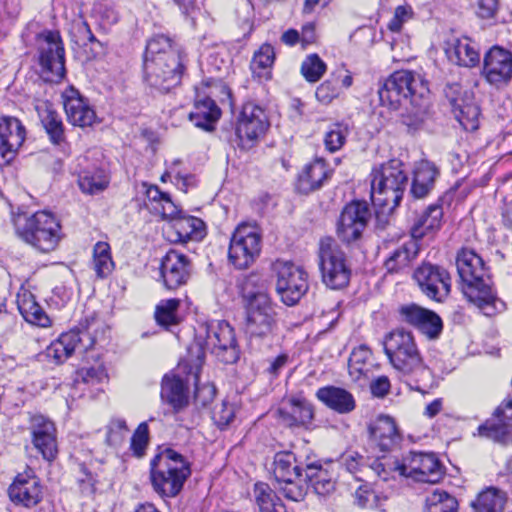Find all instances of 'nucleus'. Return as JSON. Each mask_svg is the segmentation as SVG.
Instances as JSON below:
<instances>
[{
    "label": "nucleus",
    "mask_w": 512,
    "mask_h": 512,
    "mask_svg": "<svg viewBox=\"0 0 512 512\" xmlns=\"http://www.w3.org/2000/svg\"><path fill=\"white\" fill-rule=\"evenodd\" d=\"M461 279V290L467 300L486 316L505 310V303L497 297L483 259L473 250L462 249L456 259Z\"/></svg>",
    "instance_id": "nucleus-1"
},
{
    "label": "nucleus",
    "mask_w": 512,
    "mask_h": 512,
    "mask_svg": "<svg viewBox=\"0 0 512 512\" xmlns=\"http://www.w3.org/2000/svg\"><path fill=\"white\" fill-rule=\"evenodd\" d=\"M378 94L381 105L391 110H398L407 103L413 106L415 111L410 112L413 119L404 117L407 125H418L424 121L428 108L426 98L429 88L420 74L409 70L395 71L384 81Z\"/></svg>",
    "instance_id": "nucleus-2"
},
{
    "label": "nucleus",
    "mask_w": 512,
    "mask_h": 512,
    "mask_svg": "<svg viewBox=\"0 0 512 512\" xmlns=\"http://www.w3.org/2000/svg\"><path fill=\"white\" fill-rule=\"evenodd\" d=\"M143 70L145 81L161 91L167 92L180 83L183 64L168 37L157 35L147 42Z\"/></svg>",
    "instance_id": "nucleus-3"
},
{
    "label": "nucleus",
    "mask_w": 512,
    "mask_h": 512,
    "mask_svg": "<svg viewBox=\"0 0 512 512\" xmlns=\"http://www.w3.org/2000/svg\"><path fill=\"white\" fill-rule=\"evenodd\" d=\"M205 335L199 332L195 343L188 349L186 360L191 370H199L204 362L205 352L210 351L224 363H234L238 359V350L233 328L229 323L220 321L202 326Z\"/></svg>",
    "instance_id": "nucleus-4"
},
{
    "label": "nucleus",
    "mask_w": 512,
    "mask_h": 512,
    "mask_svg": "<svg viewBox=\"0 0 512 512\" xmlns=\"http://www.w3.org/2000/svg\"><path fill=\"white\" fill-rule=\"evenodd\" d=\"M150 466L152 486L163 497L177 496L191 474L190 463L172 448L159 450Z\"/></svg>",
    "instance_id": "nucleus-5"
},
{
    "label": "nucleus",
    "mask_w": 512,
    "mask_h": 512,
    "mask_svg": "<svg viewBox=\"0 0 512 512\" xmlns=\"http://www.w3.org/2000/svg\"><path fill=\"white\" fill-rule=\"evenodd\" d=\"M16 231L22 240L42 252L54 250L62 238L59 220L45 210L37 211L29 217H19L16 220Z\"/></svg>",
    "instance_id": "nucleus-6"
},
{
    "label": "nucleus",
    "mask_w": 512,
    "mask_h": 512,
    "mask_svg": "<svg viewBox=\"0 0 512 512\" xmlns=\"http://www.w3.org/2000/svg\"><path fill=\"white\" fill-rule=\"evenodd\" d=\"M408 177L399 160L393 159L372 172L371 198L374 205L397 207L403 197Z\"/></svg>",
    "instance_id": "nucleus-7"
},
{
    "label": "nucleus",
    "mask_w": 512,
    "mask_h": 512,
    "mask_svg": "<svg viewBox=\"0 0 512 512\" xmlns=\"http://www.w3.org/2000/svg\"><path fill=\"white\" fill-rule=\"evenodd\" d=\"M231 91L229 87L219 79L205 80L196 87L195 111L190 113V120L195 126L204 130H210L212 123L221 116V110L216 105L229 103Z\"/></svg>",
    "instance_id": "nucleus-8"
},
{
    "label": "nucleus",
    "mask_w": 512,
    "mask_h": 512,
    "mask_svg": "<svg viewBox=\"0 0 512 512\" xmlns=\"http://www.w3.org/2000/svg\"><path fill=\"white\" fill-rule=\"evenodd\" d=\"M383 344L390 364L400 373L411 375L425 369L411 332L396 329L385 337Z\"/></svg>",
    "instance_id": "nucleus-9"
},
{
    "label": "nucleus",
    "mask_w": 512,
    "mask_h": 512,
    "mask_svg": "<svg viewBox=\"0 0 512 512\" xmlns=\"http://www.w3.org/2000/svg\"><path fill=\"white\" fill-rule=\"evenodd\" d=\"M318 257L323 283L331 289L346 287L350 281L351 270L345 253L333 238L320 239Z\"/></svg>",
    "instance_id": "nucleus-10"
},
{
    "label": "nucleus",
    "mask_w": 512,
    "mask_h": 512,
    "mask_svg": "<svg viewBox=\"0 0 512 512\" xmlns=\"http://www.w3.org/2000/svg\"><path fill=\"white\" fill-rule=\"evenodd\" d=\"M272 270L281 301L287 306L295 305L308 290L307 273L300 266L286 260H276Z\"/></svg>",
    "instance_id": "nucleus-11"
},
{
    "label": "nucleus",
    "mask_w": 512,
    "mask_h": 512,
    "mask_svg": "<svg viewBox=\"0 0 512 512\" xmlns=\"http://www.w3.org/2000/svg\"><path fill=\"white\" fill-rule=\"evenodd\" d=\"M261 241V233L257 226L247 223L238 225L230 240V262L238 269L248 268L260 254Z\"/></svg>",
    "instance_id": "nucleus-12"
},
{
    "label": "nucleus",
    "mask_w": 512,
    "mask_h": 512,
    "mask_svg": "<svg viewBox=\"0 0 512 512\" xmlns=\"http://www.w3.org/2000/svg\"><path fill=\"white\" fill-rule=\"evenodd\" d=\"M39 64L45 80L58 81L65 75L64 47L57 31H45L38 36Z\"/></svg>",
    "instance_id": "nucleus-13"
},
{
    "label": "nucleus",
    "mask_w": 512,
    "mask_h": 512,
    "mask_svg": "<svg viewBox=\"0 0 512 512\" xmlns=\"http://www.w3.org/2000/svg\"><path fill=\"white\" fill-rule=\"evenodd\" d=\"M276 312L270 297L265 293L254 294L246 311L245 331L251 337H266L276 326Z\"/></svg>",
    "instance_id": "nucleus-14"
},
{
    "label": "nucleus",
    "mask_w": 512,
    "mask_h": 512,
    "mask_svg": "<svg viewBox=\"0 0 512 512\" xmlns=\"http://www.w3.org/2000/svg\"><path fill=\"white\" fill-rule=\"evenodd\" d=\"M268 116L263 108L248 102L242 107L239 115L236 136L242 149H249L262 137L269 128Z\"/></svg>",
    "instance_id": "nucleus-15"
},
{
    "label": "nucleus",
    "mask_w": 512,
    "mask_h": 512,
    "mask_svg": "<svg viewBox=\"0 0 512 512\" xmlns=\"http://www.w3.org/2000/svg\"><path fill=\"white\" fill-rule=\"evenodd\" d=\"M371 217L366 202L352 201L342 209L336 226V234L344 243L358 240Z\"/></svg>",
    "instance_id": "nucleus-16"
},
{
    "label": "nucleus",
    "mask_w": 512,
    "mask_h": 512,
    "mask_svg": "<svg viewBox=\"0 0 512 512\" xmlns=\"http://www.w3.org/2000/svg\"><path fill=\"white\" fill-rule=\"evenodd\" d=\"M414 279L422 293L434 301L442 302L450 293V275L439 266L423 264L415 270Z\"/></svg>",
    "instance_id": "nucleus-17"
},
{
    "label": "nucleus",
    "mask_w": 512,
    "mask_h": 512,
    "mask_svg": "<svg viewBox=\"0 0 512 512\" xmlns=\"http://www.w3.org/2000/svg\"><path fill=\"white\" fill-rule=\"evenodd\" d=\"M96 342L88 329L62 333L46 348V356L55 364L64 363L76 350L87 351Z\"/></svg>",
    "instance_id": "nucleus-18"
},
{
    "label": "nucleus",
    "mask_w": 512,
    "mask_h": 512,
    "mask_svg": "<svg viewBox=\"0 0 512 512\" xmlns=\"http://www.w3.org/2000/svg\"><path fill=\"white\" fill-rule=\"evenodd\" d=\"M452 112L456 120L467 131H475L479 127L480 108L471 94H462L458 84L448 85L445 89Z\"/></svg>",
    "instance_id": "nucleus-19"
},
{
    "label": "nucleus",
    "mask_w": 512,
    "mask_h": 512,
    "mask_svg": "<svg viewBox=\"0 0 512 512\" xmlns=\"http://www.w3.org/2000/svg\"><path fill=\"white\" fill-rule=\"evenodd\" d=\"M276 414L287 427L307 428L314 419V407L303 395L297 394L284 398Z\"/></svg>",
    "instance_id": "nucleus-20"
},
{
    "label": "nucleus",
    "mask_w": 512,
    "mask_h": 512,
    "mask_svg": "<svg viewBox=\"0 0 512 512\" xmlns=\"http://www.w3.org/2000/svg\"><path fill=\"white\" fill-rule=\"evenodd\" d=\"M401 321L417 328L429 339H436L442 332L443 323L441 318L432 310L423 308L411 303L402 305L399 308Z\"/></svg>",
    "instance_id": "nucleus-21"
},
{
    "label": "nucleus",
    "mask_w": 512,
    "mask_h": 512,
    "mask_svg": "<svg viewBox=\"0 0 512 512\" xmlns=\"http://www.w3.org/2000/svg\"><path fill=\"white\" fill-rule=\"evenodd\" d=\"M369 445L374 451L387 453L401 441L395 420L388 415H379L368 426Z\"/></svg>",
    "instance_id": "nucleus-22"
},
{
    "label": "nucleus",
    "mask_w": 512,
    "mask_h": 512,
    "mask_svg": "<svg viewBox=\"0 0 512 512\" xmlns=\"http://www.w3.org/2000/svg\"><path fill=\"white\" fill-rule=\"evenodd\" d=\"M482 73L492 85L507 84L512 78V53L493 46L484 56Z\"/></svg>",
    "instance_id": "nucleus-23"
},
{
    "label": "nucleus",
    "mask_w": 512,
    "mask_h": 512,
    "mask_svg": "<svg viewBox=\"0 0 512 512\" xmlns=\"http://www.w3.org/2000/svg\"><path fill=\"white\" fill-rule=\"evenodd\" d=\"M29 430L34 447L46 460H53L57 454L56 429L54 423L41 414L29 417Z\"/></svg>",
    "instance_id": "nucleus-24"
},
{
    "label": "nucleus",
    "mask_w": 512,
    "mask_h": 512,
    "mask_svg": "<svg viewBox=\"0 0 512 512\" xmlns=\"http://www.w3.org/2000/svg\"><path fill=\"white\" fill-rule=\"evenodd\" d=\"M8 494L15 504L30 508L37 505L42 499L40 480L32 469L28 468L19 473L9 486Z\"/></svg>",
    "instance_id": "nucleus-25"
},
{
    "label": "nucleus",
    "mask_w": 512,
    "mask_h": 512,
    "mask_svg": "<svg viewBox=\"0 0 512 512\" xmlns=\"http://www.w3.org/2000/svg\"><path fill=\"white\" fill-rule=\"evenodd\" d=\"M191 272V263L186 255L170 250L161 260L160 273L163 284L173 290L184 285Z\"/></svg>",
    "instance_id": "nucleus-26"
},
{
    "label": "nucleus",
    "mask_w": 512,
    "mask_h": 512,
    "mask_svg": "<svg viewBox=\"0 0 512 512\" xmlns=\"http://www.w3.org/2000/svg\"><path fill=\"white\" fill-rule=\"evenodd\" d=\"M26 137L21 121L12 116L0 117V156L6 162L13 159Z\"/></svg>",
    "instance_id": "nucleus-27"
},
{
    "label": "nucleus",
    "mask_w": 512,
    "mask_h": 512,
    "mask_svg": "<svg viewBox=\"0 0 512 512\" xmlns=\"http://www.w3.org/2000/svg\"><path fill=\"white\" fill-rule=\"evenodd\" d=\"M406 477L425 483H437L442 478L441 465L434 454L413 453L409 458Z\"/></svg>",
    "instance_id": "nucleus-28"
},
{
    "label": "nucleus",
    "mask_w": 512,
    "mask_h": 512,
    "mask_svg": "<svg viewBox=\"0 0 512 512\" xmlns=\"http://www.w3.org/2000/svg\"><path fill=\"white\" fill-rule=\"evenodd\" d=\"M494 415L499 423L487 421L478 427V434L502 444L512 443V424L505 422L512 420V399L499 406Z\"/></svg>",
    "instance_id": "nucleus-29"
},
{
    "label": "nucleus",
    "mask_w": 512,
    "mask_h": 512,
    "mask_svg": "<svg viewBox=\"0 0 512 512\" xmlns=\"http://www.w3.org/2000/svg\"><path fill=\"white\" fill-rule=\"evenodd\" d=\"M64 109L68 121L74 126H91L96 120V114L87 100L73 88L64 93Z\"/></svg>",
    "instance_id": "nucleus-30"
},
{
    "label": "nucleus",
    "mask_w": 512,
    "mask_h": 512,
    "mask_svg": "<svg viewBox=\"0 0 512 512\" xmlns=\"http://www.w3.org/2000/svg\"><path fill=\"white\" fill-rule=\"evenodd\" d=\"M165 233L172 242L198 241L205 235V223L200 218L180 214L169 223Z\"/></svg>",
    "instance_id": "nucleus-31"
},
{
    "label": "nucleus",
    "mask_w": 512,
    "mask_h": 512,
    "mask_svg": "<svg viewBox=\"0 0 512 512\" xmlns=\"http://www.w3.org/2000/svg\"><path fill=\"white\" fill-rule=\"evenodd\" d=\"M316 396L327 407L340 414L350 413L355 409L353 395L343 388L335 386L322 387L317 390Z\"/></svg>",
    "instance_id": "nucleus-32"
},
{
    "label": "nucleus",
    "mask_w": 512,
    "mask_h": 512,
    "mask_svg": "<svg viewBox=\"0 0 512 512\" xmlns=\"http://www.w3.org/2000/svg\"><path fill=\"white\" fill-rule=\"evenodd\" d=\"M36 110L50 142L54 145L64 143L66 136L61 116L47 102L37 104Z\"/></svg>",
    "instance_id": "nucleus-33"
},
{
    "label": "nucleus",
    "mask_w": 512,
    "mask_h": 512,
    "mask_svg": "<svg viewBox=\"0 0 512 512\" xmlns=\"http://www.w3.org/2000/svg\"><path fill=\"white\" fill-rule=\"evenodd\" d=\"M330 176L326 163L323 159H316L306 165L298 177V190L308 194L319 189L323 182Z\"/></svg>",
    "instance_id": "nucleus-34"
},
{
    "label": "nucleus",
    "mask_w": 512,
    "mask_h": 512,
    "mask_svg": "<svg viewBox=\"0 0 512 512\" xmlns=\"http://www.w3.org/2000/svg\"><path fill=\"white\" fill-rule=\"evenodd\" d=\"M443 209L439 204L428 206L416 219L411 228L412 240L422 239L430 232L438 230L441 226Z\"/></svg>",
    "instance_id": "nucleus-35"
},
{
    "label": "nucleus",
    "mask_w": 512,
    "mask_h": 512,
    "mask_svg": "<svg viewBox=\"0 0 512 512\" xmlns=\"http://www.w3.org/2000/svg\"><path fill=\"white\" fill-rule=\"evenodd\" d=\"M161 398L175 409L188 404V388L186 383L176 375H165L162 380Z\"/></svg>",
    "instance_id": "nucleus-36"
},
{
    "label": "nucleus",
    "mask_w": 512,
    "mask_h": 512,
    "mask_svg": "<svg viewBox=\"0 0 512 512\" xmlns=\"http://www.w3.org/2000/svg\"><path fill=\"white\" fill-rule=\"evenodd\" d=\"M304 472L314 492L319 496H327L335 489V482L328 470L319 461L306 462Z\"/></svg>",
    "instance_id": "nucleus-37"
},
{
    "label": "nucleus",
    "mask_w": 512,
    "mask_h": 512,
    "mask_svg": "<svg viewBox=\"0 0 512 512\" xmlns=\"http://www.w3.org/2000/svg\"><path fill=\"white\" fill-rule=\"evenodd\" d=\"M448 58L464 67H473L480 61V56L469 38L455 39L446 49Z\"/></svg>",
    "instance_id": "nucleus-38"
},
{
    "label": "nucleus",
    "mask_w": 512,
    "mask_h": 512,
    "mask_svg": "<svg viewBox=\"0 0 512 512\" xmlns=\"http://www.w3.org/2000/svg\"><path fill=\"white\" fill-rule=\"evenodd\" d=\"M438 170L428 161L420 162L414 170L411 193L415 198L425 197L433 188Z\"/></svg>",
    "instance_id": "nucleus-39"
},
{
    "label": "nucleus",
    "mask_w": 512,
    "mask_h": 512,
    "mask_svg": "<svg viewBox=\"0 0 512 512\" xmlns=\"http://www.w3.org/2000/svg\"><path fill=\"white\" fill-rule=\"evenodd\" d=\"M505 502V492L496 487H487L478 493L470 506L473 512H501Z\"/></svg>",
    "instance_id": "nucleus-40"
},
{
    "label": "nucleus",
    "mask_w": 512,
    "mask_h": 512,
    "mask_svg": "<svg viewBox=\"0 0 512 512\" xmlns=\"http://www.w3.org/2000/svg\"><path fill=\"white\" fill-rule=\"evenodd\" d=\"M370 469L382 480L388 481L398 476L407 474L406 463L401 462L397 457L392 455L377 456L369 465Z\"/></svg>",
    "instance_id": "nucleus-41"
},
{
    "label": "nucleus",
    "mask_w": 512,
    "mask_h": 512,
    "mask_svg": "<svg viewBox=\"0 0 512 512\" xmlns=\"http://www.w3.org/2000/svg\"><path fill=\"white\" fill-rule=\"evenodd\" d=\"M17 302L18 309L27 322L40 327H48L50 325L49 317L31 293L25 292L23 295H19Z\"/></svg>",
    "instance_id": "nucleus-42"
},
{
    "label": "nucleus",
    "mask_w": 512,
    "mask_h": 512,
    "mask_svg": "<svg viewBox=\"0 0 512 512\" xmlns=\"http://www.w3.org/2000/svg\"><path fill=\"white\" fill-rule=\"evenodd\" d=\"M109 184V177L103 169L93 167L79 172L78 186L85 194H97L104 191Z\"/></svg>",
    "instance_id": "nucleus-43"
},
{
    "label": "nucleus",
    "mask_w": 512,
    "mask_h": 512,
    "mask_svg": "<svg viewBox=\"0 0 512 512\" xmlns=\"http://www.w3.org/2000/svg\"><path fill=\"white\" fill-rule=\"evenodd\" d=\"M419 245L416 241L410 240L394 250V252L385 261V268L388 272H398L407 267L417 256Z\"/></svg>",
    "instance_id": "nucleus-44"
},
{
    "label": "nucleus",
    "mask_w": 512,
    "mask_h": 512,
    "mask_svg": "<svg viewBox=\"0 0 512 512\" xmlns=\"http://www.w3.org/2000/svg\"><path fill=\"white\" fill-rule=\"evenodd\" d=\"M277 483L276 489L288 500L300 502L304 500L308 491V480L306 475L303 477L297 476L287 477L283 480H275Z\"/></svg>",
    "instance_id": "nucleus-45"
},
{
    "label": "nucleus",
    "mask_w": 512,
    "mask_h": 512,
    "mask_svg": "<svg viewBox=\"0 0 512 512\" xmlns=\"http://www.w3.org/2000/svg\"><path fill=\"white\" fill-rule=\"evenodd\" d=\"M273 464L275 480H283L287 477L297 478V476H301L302 470L305 468V465L302 467L297 464L296 458L291 452L277 453Z\"/></svg>",
    "instance_id": "nucleus-46"
},
{
    "label": "nucleus",
    "mask_w": 512,
    "mask_h": 512,
    "mask_svg": "<svg viewBox=\"0 0 512 512\" xmlns=\"http://www.w3.org/2000/svg\"><path fill=\"white\" fill-rule=\"evenodd\" d=\"M372 352L370 348L364 344L354 348L350 354L348 361V371L350 377L354 381H359L366 377L368 369V361L370 360Z\"/></svg>",
    "instance_id": "nucleus-47"
},
{
    "label": "nucleus",
    "mask_w": 512,
    "mask_h": 512,
    "mask_svg": "<svg viewBox=\"0 0 512 512\" xmlns=\"http://www.w3.org/2000/svg\"><path fill=\"white\" fill-rule=\"evenodd\" d=\"M254 492L260 512H287L281 500L267 484H255Z\"/></svg>",
    "instance_id": "nucleus-48"
},
{
    "label": "nucleus",
    "mask_w": 512,
    "mask_h": 512,
    "mask_svg": "<svg viewBox=\"0 0 512 512\" xmlns=\"http://www.w3.org/2000/svg\"><path fill=\"white\" fill-rule=\"evenodd\" d=\"M180 303L181 301L177 298L161 300L155 309L156 322L167 329L179 324L178 310Z\"/></svg>",
    "instance_id": "nucleus-49"
},
{
    "label": "nucleus",
    "mask_w": 512,
    "mask_h": 512,
    "mask_svg": "<svg viewBox=\"0 0 512 512\" xmlns=\"http://www.w3.org/2000/svg\"><path fill=\"white\" fill-rule=\"evenodd\" d=\"M93 268L99 278L107 277L114 268L110 246L106 242H98L93 249Z\"/></svg>",
    "instance_id": "nucleus-50"
},
{
    "label": "nucleus",
    "mask_w": 512,
    "mask_h": 512,
    "mask_svg": "<svg viewBox=\"0 0 512 512\" xmlns=\"http://www.w3.org/2000/svg\"><path fill=\"white\" fill-rule=\"evenodd\" d=\"M275 60L274 48L270 44H263L254 53L251 68L259 77L266 76Z\"/></svg>",
    "instance_id": "nucleus-51"
},
{
    "label": "nucleus",
    "mask_w": 512,
    "mask_h": 512,
    "mask_svg": "<svg viewBox=\"0 0 512 512\" xmlns=\"http://www.w3.org/2000/svg\"><path fill=\"white\" fill-rule=\"evenodd\" d=\"M458 502L445 491H435L426 499V512H457Z\"/></svg>",
    "instance_id": "nucleus-52"
},
{
    "label": "nucleus",
    "mask_w": 512,
    "mask_h": 512,
    "mask_svg": "<svg viewBox=\"0 0 512 512\" xmlns=\"http://www.w3.org/2000/svg\"><path fill=\"white\" fill-rule=\"evenodd\" d=\"M349 133L348 125L344 123H334L330 125L324 136V144L328 151L336 152L345 144Z\"/></svg>",
    "instance_id": "nucleus-53"
},
{
    "label": "nucleus",
    "mask_w": 512,
    "mask_h": 512,
    "mask_svg": "<svg viewBox=\"0 0 512 512\" xmlns=\"http://www.w3.org/2000/svg\"><path fill=\"white\" fill-rule=\"evenodd\" d=\"M326 71V64L317 54L308 55L301 64L303 77L311 83L317 82Z\"/></svg>",
    "instance_id": "nucleus-54"
},
{
    "label": "nucleus",
    "mask_w": 512,
    "mask_h": 512,
    "mask_svg": "<svg viewBox=\"0 0 512 512\" xmlns=\"http://www.w3.org/2000/svg\"><path fill=\"white\" fill-rule=\"evenodd\" d=\"M126 421L122 418H112L106 426V443L111 446L120 445L128 434Z\"/></svg>",
    "instance_id": "nucleus-55"
},
{
    "label": "nucleus",
    "mask_w": 512,
    "mask_h": 512,
    "mask_svg": "<svg viewBox=\"0 0 512 512\" xmlns=\"http://www.w3.org/2000/svg\"><path fill=\"white\" fill-rule=\"evenodd\" d=\"M340 95V89L333 78L327 79L321 83L315 92L317 100L323 104L331 103Z\"/></svg>",
    "instance_id": "nucleus-56"
},
{
    "label": "nucleus",
    "mask_w": 512,
    "mask_h": 512,
    "mask_svg": "<svg viewBox=\"0 0 512 512\" xmlns=\"http://www.w3.org/2000/svg\"><path fill=\"white\" fill-rule=\"evenodd\" d=\"M148 444V425L141 423L131 438V449L137 457H142Z\"/></svg>",
    "instance_id": "nucleus-57"
},
{
    "label": "nucleus",
    "mask_w": 512,
    "mask_h": 512,
    "mask_svg": "<svg viewBox=\"0 0 512 512\" xmlns=\"http://www.w3.org/2000/svg\"><path fill=\"white\" fill-rule=\"evenodd\" d=\"M414 15L413 9L410 5H400L395 8L394 16L388 23V29L392 32H400L405 22L411 19Z\"/></svg>",
    "instance_id": "nucleus-58"
},
{
    "label": "nucleus",
    "mask_w": 512,
    "mask_h": 512,
    "mask_svg": "<svg viewBox=\"0 0 512 512\" xmlns=\"http://www.w3.org/2000/svg\"><path fill=\"white\" fill-rule=\"evenodd\" d=\"M81 379L82 383L85 384H96L101 383L107 378L106 370L103 366L98 365L96 367L82 368L78 371V378L76 381L79 383Z\"/></svg>",
    "instance_id": "nucleus-59"
},
{
    "label": "nucleus",
    "mask_w": 512,
    "mask_h": 512,
    "mask_svg": "<svg viewBox=\"0 0 512 512\" xmlns=\"http://www.w3.org/2000/svg\"><path fill=\"white\" fill-rule=\"evenodd\" d=\"M151 209L161 215L162 219L168 220L172 223L180 214L181 211L174 204L169 194L159 203V205H153Z\"/></svg>",
    "instance_id": "nucleus-60"
},
{
    "label": "nucleus",
    "mask_w": 512,
    "mask_h": 512,
    "mask_svg": "<svg viewBox=\"0 0 512 512\" xmlns=\"http://www.w3.org/2000/svg\"><path fill=\"white\" fill-rule=\"evenodd\" d=\"M235 409L232 404L222 402L216 406L213 411V419L220 428H225L234 419Z\"/></svg>",
    "instance_id": "nucleus-61"
},
{
    "label": "nucleus",
    "mask_w": 512,
    "mask_h": 512,
    "mask_svg": "<svg viewBox=\"0 0 512 512\" xmlns=\"http://www.w3.org/2000/svg\"><path fill=\"white\" fill-rule=\"evenodd\" d=\"M215 394H216L215 387L210 384H205L202 386H196L194 397H195V401L198 404H200L202 406H206L210 402H212V400L215 397Z\"/></svg>",
    "instance_id": "nucleus-62"
},
{
    "label": "nucleus",
    "mask_w": 512,
    "mask_h": 512,
    "mask_svg": "<svg viewBox=\"0 0 512 512\" xmlns=\"http://www.w3.org/2000/svg\"><path fill=\"white\" fill-rule=\"evenodd\" d=\"M498 0H479L478 2V15L483 19L494 17L498 10Z\"/></svg>",
    "instance_id": "nucleus-63"
},
{
    "label": "nucleus",
    "mask_w": 512,
    "mask_h": 512,
    "mask_svg": "<svg viewBox=\"0 0 512 512\" xmlns=\"http://www.w3.org/2000/svg\"><path fill=\"white\" fill-rule=\"evenodd\" d=\"M371 392L374 396L383 397L390 389V381L386 376H380L373 380L370 384Z\"/></svg>",
    "instance_id": "nucleus-64"
}]
</instances>
